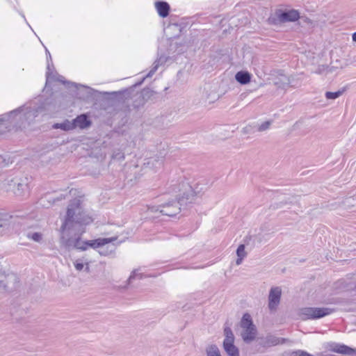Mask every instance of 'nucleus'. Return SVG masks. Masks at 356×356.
<instances>
[{"label": "nucleus", "mask_w": 356, "mask_h": 356, "mask_svg": "<svg viewBox=\"0 0 356 356\" xmlns=\"http://www.w3.org/2000/svg\"><path fill=\"white\" fill-rule=\"evenodd\" d=\"M93 218L84 211L80 200L74 199L68 205L67 213L60 229V243L67 250L77 249L86 250L88 247L97 248L117 240L118 236L99 238L95 240L83 241L81 236L85 232L81 227L90 224Z\"/></svg>", "instance_id": "1"}, {"label": "nucleus", "mask_w": 356, "mask_h": 356, "mask_svg": "<svg viewBox=\"0 0 356 356\" xmlns=\"http://www.w3.org/2000/svg\"><path fill=\"white\" fill-rule=\"evenodd\" d=\"M41 110L42 108L40 107L31 108L23 106L11 111L8 115V120L19 128L25 127L26 125L29 124L34 120Z\"/></svg>", "instance_id": "2"}, {"label": "nucleus", "mask_w": 356, "mask_h": 356, "mask_svg": "<svg viewBox=\"0 0 356 356\" xmlns=\"http://www.w3.org/2000/svg\"><path fill=\"white\" fill-rule=\"evenodd\" d=\"M184 187V192L182 195L186 204L193 203L195 197H200L207 189L205 184L196 183L194 186L189 185L188 184H183Z\"/></svg>", "instance_id": "3"}, {"label": "nucleus", "mask_w": 356, "mask_h": 356, "mask_svg": "<svg viewBox=\"0 0 356 356\" xmlns=\"http://www.w3.org/2000/svg\"><path fill=\"white\" fill-rule=\"evenodd\" d=\"M186 204L184 198L181 197L179 200H172L161 204L160 213L168 216H173L180 212L181 206Z\"/></svg>", "instance_id": "4"}, {"label": "nucleus", "mask_w": 356, "mask_h": 356, "mask_svg": "<svg viewBox=\"0 0 356 356\" xmlns=\"http://www.w3.org/2000/svg\"><path fill=\"white\" fill-rule=\"evenodd\" d=\"M333 309L327 307H305L301 309L300 315L303 319H316L330 314Z\"/></svg>", "instance_id": "5"}, {"label": "nucleus", "mask_w": 356, "mask_h": 356, "mask_svg": "<svg viewBox=\"0 0 356 356\" xmlns=\"http://www.w3.org/2000/svg\"><path fill=\"white\" fill-rule=\"evenodd\" d=\"M282 296V289L279 286L272 287L268 295V308L270 312H274L277 310L280 302Z\"/></svg>", "instance_id": "6"}, {"label": "nucleus", "mask_w": 356, "mask_h": 356, "mask_svg": "<svg viewBox=\"0 0 356 356\" xmlns=\"http://www.w3.org/2000/svg\"><path fill=\"white\" fill-rule=\"evenodd\" d=\"M201 102L202 104H211L218 99V95L214 90H211V87L209 85L204 86L202 91H201Z\"/></svg>", "instance_id": "7"}, {"label": "nucleus", "mask_w": 356, "mask_h": 356, "mask_svg": "<svg viewBox=\"0 0 356 356\" xmlns=\"http://www.w3.org/2000/svg\"><path fill=\"white\" fill-rule=\"evenodd\" d=\"M284 339H280L275 336L268 334L266 337L259 339V344L264 348H269L279 343H283Z\"/></svg>", "instance_id": "8"}, {"label": "nucleus", "mask_w": 356, "mask_h": 356, "mask_svg": "<svg viewBox=\"0 0 356 356\" xmlns=\"http://www.w3.org/2000/svg\"><path fill=\"white\" fill-rule=\"evenodd\" d=\"M277 17L280 22H295L299 19L300 16L297 10H291L284 12L280 11L279 13H277Z\"/></svg>", "instance_id": "9"}, {"label": "nucleus", "mask_w": 356, "mask_h": 356, "mask_svg": "<svg viewBox=\"0 0 356 356\" xmlns=\"http://www.w3.org/2000/svg\"><path fill=\"white\" fill-rule=\"evenodd\" d=\"M74 124V129L79 127L80 129H86L91 125V121L88 119V116L85 114L77 116L72 120Z\"/></svg>", "instance_id": "10"}, {"label": "nucleus", "mask_w": 356, "mask_h": 356, "mask_svg": "<svg viewBox=\"0 0 356 356\" xmlns=\"http://www.w3.org/2000/svg\"><path fill=\"white\" fill-rule=\"evenodd\" d=\"M330 350L332 352L345 354V355H351L353 353L356 352V350L353 349L346 345L339 344V343H332L330 345Z\"/></svg>", "instance_id": "11"}, {"label": "nucleus", "mask_w": 356, "mask_h": 356, "mask_svg": "<svg viewBox=\"0 0 356 356\" xmlns=\"http://www.w3.org/2000/svg\"><path fill=\"white\" fill-rule=\"evenodd\" d=\"M243 330L241 333L243 340L247 343L252 342L255 339L257 335L256 327L253 326Z\"/></svg>", "instance_id": "12"}, {"label": "nucleus", "mask_w": 356, "mask_h": 356, "mask_svg": "<svg viewBox=\"0 0 356 356\" xmlns=\"http://www.w3.org/2000/svg\"><path fill=\"white\" fill-rule=\"evenodd\" d=\"M162 158H149L147 162L144 163V168L146 169L156 170L161 168L163 165Z\"/></svg>", "instance_id": "13"}, {"label": "nucleus", "mask_w": 356, "mask_h": 356, "mask_svg": "<svg viewBox=\"0 0 356 356\" xmlns=\"http://www.w3.org/2000/svg\"><path fill=\"white\" fill-rule=\"evenodd\" d=\"M156 8L159 15L162 17H165L169 14L170 6L165 1H157L155 3Z\"/></svg>", "instance_id": "14"}, {"label": "nucleus", "mask_w": 356, "mask_h": 356, "mask_svg": "<svg viewBox=\"0 0 356 356\" xmlns=\"http://www.w3.org/2000/svg\"><path fill=\"white\" fill-rule=\"evenodd\" d=\"M290 84V79L286 76L282 75L275 78L274 85L280 89L286 90Z\"/></svg>", "instance_id": "15"}, {"label": "nucleus", "mask_w": 356, "mask_h": 356, "mask_svg": "<svg viewBox=\"0 0 356 356\" xmlns=\"http://www.w3.org/2000/svg\"><path fill=\"white\" fill-rule=\"evenodd\" d=\"M235 79L241 84L245 85L250 81L251 75L246 71H240L236 74Z\"/></svg>", "instance_id": "16"}, {"label": "nucleus", "mask_w": 356, "mask_h": 356, "mask_svg": "<svg viewBox=\"0 0 356 356\" xmlns=\"http://www.w3.org/2000/svg\"><path fill=\"white\" fill-rule=\"evenodd\" d=\"M223 348L229 356H239V350L234 343H223Z\"/></svg>", "instance_id": "17"}, {"label": "nucleus", "mask_w": 356, "mask_h": 356, "mask_svg": "<svg viewBox=\"0 0 356 356\" xmlns=\"http://www.w3.org/2000/svg\"><path fill=\"white\" fill-rule=\"evenodd\" d=\"M54 129H60L64 131H70L74 129V124L72 121L68 120H65L61 123H56L53 125Z\"/></svg>", "instance_id": "18"}, {"label": "nucleus", "mask_w": 356, "mask_h": 356, "mask_svg": "<svg viewBox=\"0 0 356 356\" xmlns=\"http://www.w3.org/2000/svg\"><path fill=\"white\" fill-rule=\"evenodd\" d=\"M205 352L207 356H222L218 347L215 344L207 346Z\"/></svg>", "instance_id": "19"}, {"label": "nucleus", "mask_w": 356, "mask_h": 356, "mask_svg": "<svg viewBox=\"0 0 356 356\" xmlns=\"http://www.w3.org/2000/svg\"><path fill=\"white\" fill-rule=\"evenodd\" d=\"M241 326L243 329H246L248 327L255 326L252 323V321L251 319V316L248 314H245L243 316V318L241 321Z\"/></svg>", "instance_id": "20"}, {"label": "nucleus", "mask_w": 356, "mask_h": 356, "mask_svg": "<svg viewBox=\"0 0 356 356\" xmlns=\"http://www.w3.org/2000/svg\"><path fill=\"white\" fill-rule=\"evenodd\" d=\"M224 334L225 338L223 343H234V335L229 327L226 326L224 329Z\"/></svg>", "instance_id": "21"}, {"label": "nucleus", "mask_w": 356, "mask_h": 356, "mask_svg": "<svg viewBox=\"0 0 356 356\" xmlns=\"http://www.w3.org/2000/svg\"><path fill=\"white\" fill-rule=\"evenodd\" d=\"M65 198V196L63 195H60V196H58L57 197H49L48 195H46L44 197L41 199V204L42 206H47V204L44 202L46 200L49 202V204H55L56 202L60 201Z\"/></svg>", "instance_id": "22"}, {"label": "nucleus", "mask_w": 356, "mask_h": 356, "mask_svg": "<svg viewBox=\"0 0 356 356\" xmlns=\"http://www.w3.org/2000/svg\"><path fill=\"white\" fill-rule=\"evenodd\" d=\"M2 214L0 213V235H3L7 233L9 229L10 223L6 219H3Z\"/></svg>", "instance_id": "23"}, {"label": "nucleus", "mask_w": 356, "mask_h": 356, "mask_svg": "<svg viewBox=\"0 0 356 356\" xmlns=\"http://www.w3.org/2000/svg\"><path fill=\"white\" fill-rule=\"evenodd\" d=\"M345 91V89L339 90L337 92H326L325 95L327 99H335L340 97Z\"/></svg>", "instance_id": "24"}, {"label": "nucleus", "mask_w": 356, "mask_h": 356, "mask_svg": "<svg viewBox=\"0 0 356 356\" xmlns=\"http://www.w3.org/2000/svg\"><path fill=\"white\" fill-rule=\"evenodd\" d=\"M27 237L35 242L40 243L42 240V234L40 232H29Z\"/></svg>", "instance_id": "25"}, {"label": "nucleus", "mask_w": 356, "mask_h": 356, "mask_svg": "<svg viewBox=\"0 0 356 356\" xmlns=\"http://www.w3.org/2000/svg\"><path fill=\"white\" fill-rule=\"evenodd\" d=\"M236 254L238 257H243L245 258L247 255V253L245 250V245L243 244H241L237 250H236Z\"/></svg>", "instance_id": "26"}, {"label": "nucleus", "mask_w": 356, "mask_h": 356, "mask_svg": "<svg viewBox=\"0 0 356 356\" xmlns=\"http://www.w3.org/2000/svg\"><path fill=\"white\" fill-rule=\"evenodd\" d=\"M289 356H314L306 351L298 350L295 351H292L289 354Z\"/></svg>", "instance_id": "27"}, {"label": "nucleus", "mask_w": 356, "mask_h": 356, "mask_svg": "<svg viewBox=\"0 0 356 356\" xmlns=\"http://www.w3.org/2000/svg\"><path fill=\"white\" fill-rule=\"evenodd\" d=\"M270 125H271V121L268 120V121L264 122L259 126L258 131H264L268 129Z\"/></svg>", "instance_id": "28"}, {"label": "nucleus", "mask_w": 356, "mask_h": 356, "mask_svg": "<svg viewBox=\"0 0 356 356\" xmlns=\"http://www.w3.org/2000/svg\"><path fill=\"white\" fill-rule=\"evenodd\" d=\"M159 66V60H156L154 63V66H153L152 69L147 74V77H151L155 73V72L157 70Z\"/></svg>", "instance_id": "29"}, {"label": "nucleus", "mask_w": 356, "mask_h": 356, "mask_svg": "<svg viewBox=\"0 0 356 356\" xmlns=\"http://www.w3.org/2000/svg\"><path fill=\"white\" fill-rule=\"evenodd\" d=\"M74 267L75 268L79 270V271H81V270L83 269L84 268V264L81 262H80L79 260H76L74 263Z\"/></svg>", "instance_id": "30"}, {"label": "nucleus", "mask_w": 356, "mask_h": 356, "mask_svg": "<svg viewBox=\"0 0 356 356\" xmlns=\"http://www.w3.org/2000/svg\"><path fill=\"white\" fill-rule=\"evenodd\" d=\"M161 208V204L159 206H152L148 208V210L152 213H155L157 211L160 212Z\"/></svg>", "instance_id": "31"}, {"label": "nucleus", "mask_w": 356, "mask_h": 356, "mask_svg": "<svg viewBox=\"0 0 356 356\" xmlns=\"http://www.w3.org/2000/svg\"><path fill=\"white\" fill-rule=\"evenodd\" d=\"M137 276H139V277H140V278H141V277H142L141 275H140V274H137V273H136V270H133L132 273L131 274V275H130V276H129V280H128L129 282V283H130V282H131V281H132V280H133L136 277H137Z\"/></svg>", "instance_id": "32"}, {"label": "nucleus", "mask_w": 356, "mask_h": 356, "mask_svg": "<svg viewBox=\"0 0 356 356\" xmlns=\"http://www.w3.org/2000/svg\"><path fill=\"white\" fill-rule=\"evenodd\" d=\"M354 201V199L353 197H348L343 202V204L346 207H350V205H352L353 202Z\"/></svg>", "instance_id": "33"}, {"label": "nucleus", "mask_w": 356, "mask_h": 356, "mask_svg": "<svg viewBox=\"0 0 356 356\" xmlns=\"http://www.w3.org/2000/svg\"><path fill=\"white\" fill-rule=\"evenodd\" d=\"M124 157V154L120 152L114 153L113 155V158L115 159H123Z\"/></svg>", "instance_id": "34"}, {"label": "nucleus", "mask_w": 356, "mask_h": 356, "mask_svg": "<svg viewBox=\"0 0 356 356\" xmlns=\"http://www.w3.org/2000/svg\"><path fill=\"white\" fill-rule=\"evenodd\" d=\"M243 259L244 258H243V257H238L236 261V265H238V266L240 265L242 263V261H243Z\"/></svg>", "instance_id": "35"}, {"label": "nucleus", "mask_w": 356, "mask_h": 356, "mask_svg": "<svg viewBox=\"0 0 356 356\" xmlns=\"http://www.w3.org/2000/svg\"><path fill=\"white\" fill-rule=\"evenodd\" d=\"M85 270H86L87 273H89V272H90V267H89L88 264H86V267H85Z\"/></svg>", "instance_id": "36"}, {"label": "nucleus", "mask_w": 356, "mask_h": 356, "mask_svg": "<svg viewBox=\"0 0 356 356\" xmlns=\"http://www.w3.org/2000/svg\"><path fill=\"white\" fill-rule=\"evenodd\" d=\"M0 286L3 287L4 289L6 288V285L4 284V282L3 280L0 281Z\"/></svg>", "instance_id": "37"}, {"label": "nucleus", "mask_w": 356, "mask_h": 356, "mask_svg": "<svg viewBox=\"0 0 356 356\" xmlns=\"http://www.w3.org/2000/svg\"><path fill=\"white\" fill-rule=\"evenodd\" d=\"M353 40L356 42V32L353 34Z\"/></svg>", "instance_id": "38"}, {"label": "nucleus", "mask_w": 356, "mask_h": 356, "mask_svg": "<svg viewBox=\"0 0 356 356\" xmlns=\"http://www.w3.org/2000/svg\"><path fill=\"white\" fill-rule=\"evenodd\" d=\"M49 79H50V75H49V73L47 72V83L49 82Z\"/></svg>", "instance_id": "39"}, {"label": "nucleus", "mask_w": 356, "mask_h": 356, "mask_svg": "<svg viewBox=\"0 0 356 356\" xmlns=\"http://www.w3.org/2000/svg\"><path fill=\"white\" fill-rule=\"evenodd\" d=\"M4 118H0V121H3Z\"/></svg>", "instance_id": "40"}, {"label": "nucleus", "mask_w": 356, "mask_h": 356, "mask_svg": "<svg viewBox=\"0 0 356 356\" xmlns=\"http://www.w3.org/2000/svg\"><path fill=\"white\" fill-rule=\"evenodd\" d=\"M334 67H331V68L330 69V71L332 72V69Z\"/></svg>", "instance_id": "41"}, {"label": "nucleus", "mask_w": 356, "mask_h": 356, "mask_svg": "<svg viewBox=\"0 0 356 356\" xmlns=\"http://www.w3.org/2000/svg\"><path fill=\"white\" fill-rule=\"evenodd\" d=\"M59 81L64 83V81L61 79H59Z\"/></svg>", "instance_id": "42"}]
</instances>
